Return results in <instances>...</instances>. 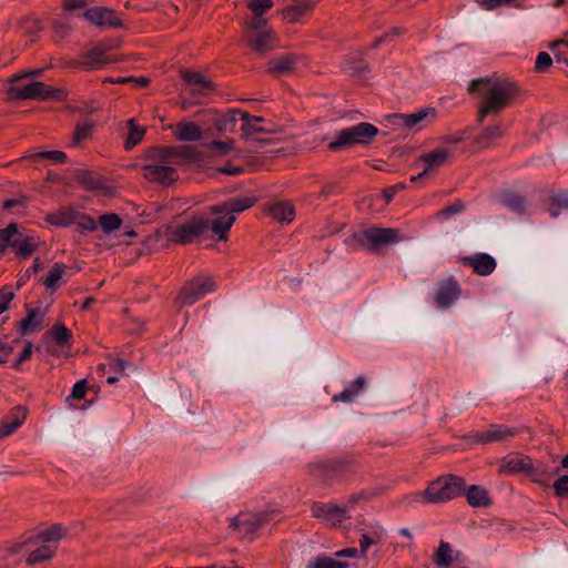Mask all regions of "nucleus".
I'll return each mask as SVG.
<instances>
[{"mask_svg": "<svg viewBox=\"0 0 568 568\" xmlns=\"http://www.w3.org/2000/svg\"><path fill=\"white\" fill-rule=\"evenodd\" d=\"M467 90L480 99L477 115L480 123L487 115L500 114L519 93L515 82L499 77L475 79Z\"/></svg>", "mask_w": 568, "mask_h": 568, "instance_id": "obj_1", "label": "nucleus"}, {"mask_svg": "<svg viewBox=\"0 0 568 568\" xmlns=\"http://www.w3.org/2000/svg\"><path fill=\"white\" fill-rule=\"evenodd\" d=\"M24 75H12L8 80L7 95L11 101L18 100H60L63 98V91L58 88L45 84L41 81H32L22 84Z\"/></svg>", "mask_w": 568, "mask_h": 568, "instance_id": "obj_2", "label": "nucleus"}, {"mask_svg": "<svg viewBox=\"0 0 568 568\" xmlns=\"http://www.w3.org/2000/svg\"><path fill=\"white\" fill-rule=\"evenodd\" d=\"M465 486L463 477L446 474L430 481L418 496L424 504H442L460 496Z\"/></svg>", "mask_w": 568, "mask_h": 568, "instance_id": "obj_3", "label": "nucleus"}, {"mask_svg": "<svg viewBox=\"0 0 568 568\" xmlns=\"http://www.w3.org/2000/svg\"><path fill=\"white\" fill-rule=\"evenodd\" d=\"M210 231V219L204 215H194L178 225L164 227V239L170 243L186 245L194 242Z\"/></svg>", "mask_w": 568, "mask_h": 568, "instance_id": "obj_4", "label": "nucleus"}, {"mask_svg": "<svg viewBox=\"0 0 568 568\" xmlns=\"http://www.w3.org/2000/svg\"><path fill=\"white\" fill-rule=\"evenodd\" d=\"M378 129L367 122H361L356 125L339 131L334 141L328 143L327 148L332 152L352 148L356 144L367 145L377 136Z\"/></svg>", "mask_w": 568, "mask_h": 568, "instance_id": "obj_5", "label": "nucleus"}, {"mask_svg": "<svg viewBox=\"0 0 568 568\" xmlns=\"http://www.w3.org/2000/svg\"><path fill=\"white\" fill-rule=\"evenodd\" d=\"M276 510L242 511L231 519L230 527L242 537L252 539L256 530L273 519Z\"/></svg>", "mask_w": 568, "mask_h": 568, "instance_id": "obj_6", "label": "nucleus"}, {"mask_svg": "<svg viewBox=\"0 0 568 568\" xmlns=\"http://www.w3.org/2000/svg\"><path fill=\"white\" fill-rule=\"evenodd\" d=\"M241 120L243 121L242 136L246 140L262 142L263 140L258 138V134H280L283 132L282 125L266 121L262 116L251 115L245 111L241 113Z\"/></svg>", "mask_w": 568, "mask_h": 568, "instance_id": "obj_7", "label": "nucleus"}, {"mask_svg": "<svg viewBox=\"0 0 568 568\" xmlns=\"http://www.w3.org/2000/svg\"><path fill=\"white\" fill-rule=\"evenodd\" d=\"M404 236L397 229L371 227L359 234V243L371 252H376L381 246L398 243Z\"/></svg>", "mask_w": 568, "mask_h": 568, "instance_id": "obj_8", "label": "nucleus"}, {"mask_svg": "<svg viewBox=\"0 0 568 568\" xmlns=\"http://www.w3.org/2000/svg\"><path fill=\"white\" fill-rule=\"evenodd\" d=\"M190 146H156L148 150L144 165L174 166L190 155Z\"/></svg>", "mask_w": 568, "mask_h": 568, "instance_id": "obj_9", "label": "nucleus"}, {"mask_svg": "<svg viewBox=\"0 0 568 568\" xmlns=\"http://www.w3.org/2000/svg\"><path fill=\"white\" fill-rule=\"evenodd\" d=\"M216 290V284L210 276L200 275L187 282L179 293L178 302L181 306H189L204 295Z\"/></svg>", "mask_w": 568, "mask_h": 568, "instance_id": "obj_10", "label": "nucleus"}, {"mask_svg": "<svg viewBox=\"0 0 568 568\" xmlns=\"http://www.w3.org/2000/svg\"><path fill=\"white\" fill-rule=\"evenodd\" d=\"M449 155L450 151L447 149H435L428 153L420 154L414 162L413 166L417 168L422 165L423 171L419 172L417 175L412 176L410 181L415 182L417 180L428 176L435 170L445 165L448 162Z\"/></svg>", "mask_w": 568, "mask_h": 568, "instance_id": "obj_11", "label": "nucleus"}, {"mask_svg": "<svg viewBox=\"0 0 568 568\" xmlns=\"http://www.w3.org/2000/svg\"><path fill=\"white\" fill-rule=\"evenodd\" d=\"M311 514L314 518L327 521L333 526H339L343 520L351 518L347 507L334 503L314 501L311 505Z\"/></svg>", "mask_w": 568, "mask_h": 568, "instance_id": "obj_12", "label": "nucleus"}, {"mask_svg": "<svg viewBox=\"0 0 568 568\" xmlns=\"http://www.w3.org/2000/svg\"><path fill=\"white\" fill-rule=\"evenodd\" d=\"M302 61L303 57L300 54L284 53L272 58L266 63V71L275 78L291 75L297 70V65Z\"/></svg>", "mask_w": 568, "mask_h": 568, "instance_id": "obj_13", "label": "nucleus"}, {"mask_svg": "<svg viewBox=\"0 0 568 568\" xmlns=\"http://www.w3.org/2000/svg\"><path fill=\"white\" fill-rule=\"evenodd\" d=\"M462 288L454 277L442 280L436 285L435 302L439 308L453 306L460 297Z\"/></svg>", "mask_w": 568, "mask_h": 568, "instance_id": "obj_14", "label": "nucleus"}, {"mask_svg": "<svg viewBox=\"0 0 568 568\" xmlns=\"http://www.w3.org/2000/svg\"><path fill=\"white\" fill-rule=\"evenodd\" d=\"M142 170L144 179L164 186L173 184L179 179L174 166L143 165Z\"/></svg>", "mask_w": 568, "mask_h": 568, "instance_id": "obj_15", "label": "nucleus"}, {"mask_svg": "<svg viewBox=\"0 0 568 568\" xmlns=\"http://www.w3.org/2000/svg\"><path fill=\"white\" fill-rule=\"evenodd\" d=\"M517 432L505 425H490L483 432L473 435V440L478 444H490L496 442H506L513 438Z\"/></svg>", "mask_w": 568, "mask_h": 568, "instance_id": "obj_16", "label": "nucleus"}, {"mask_svg": "<svg viewBox=\"0 0 568 568\" xmlns=\"http://www.w3.org/2000/svg\"><path fill=\"white\" fill-rule=\"evenodd\" d=\"M83 17L92 24L100 28L120 27L121 20L115 16L112 9L105 7H94L83 12Z\"/></svg>", "mask_w": 568, "mask_h": 568, "instance_id": "obj_17", "label": "nucleus"}, {"mask_svg": "<svg viewBox=\"0 0 568 568\" xmlns=\"http://www.w3.org/2000/svg\"><path fill=\"white\" fill-rule=\"evenodd\" d=\"M256 201L257 199L255 196L232 197L221 204L210 206L209 211L211 214L227 213L230 215H234L235 213H241L252 207Z\"/></svg>", "mask_w": 568, "mask_h": 568, "instance_id": "obj_18", "label": "nucleus"}, {"mask_svg": "<svg viewBox=\"0 0 568 568\" xmlns=\"http://www.w3.org/2000/svg\"><path fill=\"white\" fill-rule=\"evenodd\" d=\"M460 262L465 266H469L475 274L479 276H487L496 268L495 258L487 253H476L470 256L460 257Z\"/></svg>", "mask_w": 568, "mask_h": 568, "instance_id": "obj_19", "label": "nucleus"}, {"mask_svg": "<svg viewBox=\"0 0 568 568\" xmlns=\"http://www.w3.org/2000/svg\"><path fill=\"white\" fill-rule=\"evenodd\" d=\"M306 473L325 487L331 486L335 480L331 459H318L308 463Z\"/></svg>", "mask_w": 568, "mask_h": 568, "instance_id": "obj_20", "label": "nucleus"}, {"mask_svg": "<svg viewBox=\"0 0 568 568\" xmlns=\"http://www.w3.org/2000/svg\"><path fill=\"white\" fill-rule=\"evenodd\" d=\"M247 43L255 52L265 54L278 47L280 37L273 29H267L265 32L252 34Z\"/></svg>", "mask_w": 568, "mask_h": 568, "instance_id": "obj_21", "label": "nucleus"}, {"mask_svg": "<svg viewBox=\"0 0 568 568\" xmlns=\"http://www.w3.org/2000/svg\"><path fill=\"white\" fill-rule=\"evenodd\" d=\"M242 110H230L226 113H220L215 110H210L207 113L212 116V122L214 129L219 133L225 132H234L236 128V122L241 119Z\"/></svg>", "mask_w": 568, "mask_h": 568, "instance_id": "obj_22", "label": "nucleus"}, {"mask_svg": "<svg viewBox=\"0 0 568 568\" xmlns=\"http://www.w3.org/2000/svg\"><path fill=\"white\" fill-rule=\"evenodd\" d=\"M28 409L23 406L13 407L0 423V439L13 434L26 420Z\"/></svg>", "mask_w": 568, "mask_h": 568, "instance_id": "obj_23", "label": "nucleus"}, {"mask_svg": "<svg viewBox=\"0 0 568 568\" xmlns=\"http://www.w3.org/2000/svg\"><path fill=\"white\" fill-rule=\"evenodd\" d=\"M436 116L435 108L420 109L412 114H395L394 119L398 125L413 129L418 128L425 121H432Z\"/></svg>", "mask_w": 568, "mask_h": 568, "instance_id": "obj_24", "label": "nucleus"}, {"mask_svg": "<svg viewBox=\"0 0 568 568\" xmlns=\"http://www.w3.org/2000/svg\"><path fill=\"white\" fill-rule=\"evenodd\" d=\"M531 470V459L527 456H506L500 459L499 473L506 475H516Z\"/></svg>", "mask_w": 568, "mask_h": 568, "instance_id": "obj_25", "label": "nucleus"}, {"mask_svg": "<svg viewBox=\"0 0 568 568\" xmlns=\"http://www.w3.org/2000/svg\"><path fill=\"white\" fill-rule=\"evenodd\" d=\"M180 75L192 87L193 93L204 94L214 89L213 82L201 72L183 69L180 71Z\"/></svg>", "mask_w": 568, "mask_h": 568, "instance_id": "obj_26", "label": "nucleus"}, {"mask_svg": "<svg viewBox=\"0 0 568 568\" xmlns=\"http://www.w3.org/2000/svg\"><path fill=\"white\" fill-rule=\"evenodd\" d=\"M314 8L312 1H294L292 4L282 9L281 14L288 23H298Z\"/></svg>", "mask_w": 568, "mask_h": 568, "instance_id": "obj_27", "label": "nucleus"}, {"mask_svg": "<svg viewBox=\"0 0 568 568\" xmlns=\"http://www.w3.org/2000/svg\"><path fill=\"white\" fill-rule=\"evenodd\" d=\"M174 136L182 142H194L202 139L203 131L194 122L181 121L175 125Z\"/></svg>", "mask_w": 568, "mask_h": 568, "instance_id": "obj_28", "label": "nucleus"}, {"mask_svg": "<svg viewBox=\"0 0 568 568\" xmlns=\"http://www.w3.org/2000/svg\"><path fill=\"white\" fill-rule=\"evenodd\" d=\"M68 534L69 530L64 525L54 524L40 530L37 535V539L40 542L53 544L54 546H58V542L65 538Z\"/></svg>", "mask_w": 568, "mask_h": 568, "instance_id": "obj_29", "label": "nucleus"}, {"mask_svg": "<svg viewBox=\"0 0 568 568\" xmlns=\"http://www.w3.org/2000/svg\"><path fill=\"white\" fill-rule=\"evenodd\" d=\"M234 222L235 215L222 213L213 221L210 220V230H212L220 241H226L229 239V231Z\"/></svg>", "mask_w": 568, "mask_h": 568, "instance_id": "obj_30", "label": "nucleus"}, {"mask_svg": "<svg viewBox=\"0 0 568 568\" xmlns=\"http://www.w3.org/2000/svg\"><path fill=\"white\" fill-rule=\"evenodd\" d=\"M109 62L110 61L105 55V52L100 48H95L81 55L80 67L84 70H95Z\"/></svg>", "mask_w": 568, "mask_h": 568, "instance_id": "obj_31", "label": "nucleus"}, {"mask_svg": "<svg viewBox=\"0 0 568 568\" xmlns=\"http://www.w3.org/2000/svg\"><path fill=\"white\" fill-rule=\"evenodd\" d=\"M57 549L58 546H54L53 544L41 542L38 548L28 555L26 562L29 566H34L51 560L54 557Z\"/></svg>", "mask_w": 568, "mask_h": 568, "instance_id": "obj_32", "label": "nucleus"}, {"mask_svg": "<svg viewBox=\"0 0 568 568\" xmlns=\"http://www.w3.org/2000/svg\"><path fill=\"white\" fill-rule=\"evenodd\" d=\"M70 267L63 263H54L49 270L47 276L42 280V284L47 290L54 292L60 285V281L68 274Z\"/></svg>", "mask_w": 568, "mask_h": 568, "instance_id": "obj_33", "label": "nucleus"}, {"mask_svg": "<svg viewBox=\"0 0 568 568\" xmlns=\"http://www.w3.org/2000/svg\"><path fill=\"white\" fill-rule=\"evenodd\" d=\"M268 214L278 223H291L295 216V210L288 202H277L268 207Z\"/></svg>", "mask_w": 568, "mask_h": 568, "instance_id": "obj_34", "label": "nucleus"}, {"mask_svg": "<svg viewBox=\"0 0 568 568\" xmlns=\"http://www.w3.org/2000/svg\"><path fill=\"white\" fill-rule=\"evenodd\" d=\"M504 135V130L500 124H494L485 128L475 139V143L480 149L493 146L494 142Z\"/></svg>", "mask_w": 568, "mask_h": 568, "instance_id": "obj_35", "label": "nucleus"}, {"mask_svg": "<svg viewBox=\"0 0 568 568\" xmlns=\"http://www.w3.org/2000/svg\"><path fill=\"white\" fill-rule=\"evenodd\" d=\"M464 491L471 507H487L491 504L488 491L480 486L471 485Z\"/></svg>", "mask_w": 568, "mask_h": 568, "instance_id": "obj_36", "label": "nucleus"}, {"mask_svg": "<svg viewBox=\"0 0 568 568\" xmlns=\"http://www.w3.org/2000/svg\"><path fill=\"white\" fill-rule=\"evenodd\" d=\"M454 560L455 555L453 547L447 541L442 540L433 554V562L438 568H448Z\"/></svg>", "mask_w": 568, "mask_h": 568, "instance_id": "obj_37", "label": "nucleus"}, {"mask_svg": "<svg viewBox=\"0 0 568 568\" xmlns=\"http://www.w3.org/2000/svg\"><path fill=\"white\" fill-rule=\"evenodd\" d=\"M75 212L77 210L74 209L63 207L57 212L47 214L44 221L51 225L67 227L73 224Z\"/></svg>", "mask_w": 568, "mask_h": 568, "instance_id": "obj_38", "label": "nucleus"}, {"mask_svg": "<svg viewBox=\"0 0 568 568\" xmlns=\"http://www.w3.org/2000/svg\"><path fill=\"white\" fill-rule=\"evenodd\" d=\"M365 387V379L358 376L349 387L332 397L333 402L352 403Z\"/></svg>", "mask_w": 568, "mask_h": 568, "instance_id": "obj_39", "label": "nucleus"}, {"mask_svg": "<svg viewBox=\"0 0 568 568\" xmlns=\"http://www.w3.org/2000/svg\"><path fill=\"white\" fill-rule=\"evenodd\" d=\"M11 247L18 255L28 257L37 250L38 242L32 236L18 233V237L12 241Z\"/></svg>", "mask_w": 568, "mask_h": 568, "instance_id": "obj_40", "label": "nucleus"}, {"mask_svg": "<svg viewBox=\"0 0 568 568\" xmlns=\"http://www.w3.org/2000/svg\"><path fill=\"white\" fill-rule=\"evenodd\" d=\"M334 479L352 476L357 471V464L354 459L338 458L331 459Z\"/></svg>", "mask_w": 568, "mask_h": 568, "instance_id": "obj_41", "label": "nucleus"}, {"mask_svg": "<svg viewBox=\"0 0 568 568\" xmlns=\"http://www.w3.org/2000/svg\"><path fill=\"white\" fill-rule=\"evenodd\" d=\"M384 536V530L382 527L376 526L373 528L371 534L368 532H362L359 538V552L361 556L364 557L367 552V549L369 546L374 544H378Z\"/></svg>", "mask_w": 568, "mask_h": 568, "instance_id": "obj_42", "label": "nucleus"}, {"mask_svg": "<svg viewBox=\"0 0 568 568\" xmlns=\"http://www.w3.org/2000/svg\"><path fill=\"white\" fill-rule=\"evenodd\" d=\"M75 181L88 191L101 190L103 187L101 179L89 171H79L75 175Z\"/></svg>", "mask_w": 568, "mask_h": 568, "instance_id": "obj_43", "label": "nucleus"}, {"mask_svg": "<svg viewBox=\"0 0 568 568\" xmlns=\"http://www.w3.org/2000/svg\"><path fill=\"white\" fill-rule=\"evenodd\" d=\"M377 496L378 494L373 489H363L352 494L344 504V507H347V514H349V509L356 505L368 503Z\"/></svg>", "mask_w": 568, "mask_h": 568, "instance_id": "obj_44", "label": "nucleus"}, {"mask_svg": "<svg viewBox=\"0 0 568 568\" xmlns=\"http://www.w3.org/2000/svg\"><path fill=\"white\" fill-rule=\"evenodd\" d=\"M93 122H83L75 126L74 132L72 134V146L80 145L83 141H87L91 138L94 130Z\"/></svg>", "mask_w": 568, "mask_h": 568, "instance_id": "obj_45", "label": "nucleus"}, {"mask_svg": "<svg viewBox=\"0 0 568 568\" xmlns=\"http://www.w3.org/2000/svg\"><path fill=\"white\" fill-rule=\"evenodd\" d=\"M347 562L338 560L336 557H327L324 555L317 556L313 561L307 565V568H348Z\"/></svg>", "mask_w": 568, "mask_h": 568, "instance_id": "obj_46", "label": "nucleus"}, {"mask_svg": "<svg viewBox=\"0 0 568 568\" xmlns=\"http://www.w3.org/2000/svg\"><path fill=\"white\" fill-rule=\"evenodd\" d=\"M129 134L125 141V148L132 149L138 143H140L145 134L144 128H141L136 124L134 119H130L128 121Z\"/></svg>", "mask_w": 568, "mask_h": 568, "instance_id": "obj_47", "label": "nucleus"}, {"mask_svg": "<svg viewBox=\"0 0 568 568\" xmlns=\"http://www.w3.org/2000/svg\"><path fill=\"white\" fill-rule=\"evenodd\" d=\"M99 225L102 229L103 233L111 234L112 232L121 227L122 220L115 213H108L99 217Z\"/></svg>", "mask_w": 568, "mask_h": 568, "instance_id": "obj_48", "label": "nucleus"}, {"mask_svg": "<svg viewBox=\"0 0 568 568\" xmlns=\"http://www.w3.org/2000/svg\"><path fill=\"white\" fill-rule=\"evenodd\" d=\"M42 326L40 314L37 310L29 311L28 315L20 322L21 334H28Z\"/></svg>", "mask_w": 568, "mask_h": 568, "instance_id": "obj_49", "label": "nucleus"}, {"mask_svg": "<svg viewBox=\"0 0 568 568\" xmlns=\"http://www.w3.org/2000/svg\"><path fill=\"white\" fill-rule=\"evenodd\" d=\"M73 224L80 232H94L98 229V223L92 216L79 211L75 212Z\"/></svg>", "mask_w": 568, "mask_h": 568, "instance_id": "obj_50", "label": "nucleus"}, {"mask_svg": "<svg viewBox=\"0 0 568 568\" xmlns=\"http://www.w3.org/2000/svg\"><path fill=\"white\" fill-rule=\"evenodd\" d=\"M18 225L17 223H10L6 229L0 231V251L4 252L14 239L18 237Z\"/></svg>", "mask_w": 568, "mask_h": 568, "instance_id": "obj_51", "label": "nucleus"}, {"mask_svg": "<svg viewBox=\"0 0 568 568\" xmlns=\"http://www.w3.org/2000/svg\"><path fill=\"white\" fill-rule=\"evenodd\" d=\"M50 332H51L52 338L60 346H64V345L69 344V342L71 339V332L64 324L55 323L52 326Z\"/></svg>", "mask_w": 568, "mask_h": 568, "instance_id": "obj_52", "label": "nucleus"}, {"mask_svg": "<svg viewBox=\"0 0 568 568\" xmlns=\"http://www.w3.org/2000/svg\"><path fill=\"white\" fill-rule=\"evenodd\" d=\"M465 204L462 201H455L454 203L445 206L436 213V217L440 221H446L453 217L454 215L464 211Z\"/></svg>", "mask_w": 568, "mask_h": 568, "instance_id": "obj_53", "label": "nucleus"}, {"mask_svg": "<svg viewBox=\"0 0 568 568\" xmlns=\"http://www.w3.org/2000/svg\"><path fill=\"white\" fill-rule=\"evenodd\" d=\"M550 48L554 51L555 59L558 63L568 64V41H555Z\"/></svg>", "mask_w": 568, "mask_h": 568, "instance_id": "obj_54", "label": "nucleus"}, {"mask_svg": "<svg viewBox=\"0 0 568 568\" xmlns=\"http://www.w3.org/2000/svg\"><path fill=\"white\" fill-rule=\"evenodd\" d=\"M526 474L531 478L534 483L542 486H549L551 475L547 470L535 468L531 465V470H528Z\"/></svg>", "mask_w": 568, "mask_h": 568, "instance_id": "obj_55", "label": "nucleus"}, {"mask_svg": "<svg viewBox=\"0 0 568 568\" xmlns=\"http://www.w3.org/2000/svg\"><path fill=\"white\" fill-rule=\"evenodd\" d=\"M234 141L225 140V141H213L206 144V148L219 155H225L233 150Z\"/></svg>", "mask_w": 568, "mask_h": 568, "instance_id": "obj_56", "label": "nucleus"}, {"mask_svg": "<svg viewBox=\"0 0 568 568\" xmlns=\"http://www.w3.org/2000/svg\"><path fill=\"white\" fill-rule=\"evenodd\" d=\"M31 159L33 161H38L40 159H50L59 163H65L68 158L67 154L62 151H45L31 155Z\"/></svg>", "mask_w": 568, "mask_h": 568, "instance_id": "obj_57", "label": "nucleus"}, {"mask_svg": "<svg viewBox=\"0 0 568 568\" xmlns=\"http://www.w3.org/2000/svg\"><path fill=\"white\" fill-rule=\"evenodd\" d=\"M108 365H109V371L113 374V375H125V369L126 367L129 366V363L124 359H121V358H114V357H110L109 358V362H108Z\"/></svg>", "mask_w": 568, "mask_h": 568, "instance_id": "obj_58", "label": "nucleus"}, {"mask_svg": "<svg viewBox=\"0 0 568 568\" xmlns=\"http://www.w3.org/2000/svg\"><path fill=\"white\" fill-rule=\"evenodd\" d=\"M247 7L257 16H263L264 12L273 7L272 0H250Z\"/></svg>", "mask_w": 568, "mask_h": 568, "instance_id": "obj_59", "label": "nucleus"}, {"mask_svg": "<svg viewBox=\"0 0 568 568\" xmlns=\"http://www.w3.org/2000/svg\"><path fill=\"white\" fill-rule=\"evenodd\" d=\"M248 28L252 31V34L265 32L267 29H270L267 27V20L263 18V16L257 14H255V17L248 22Z\"/></svg>", "mask_w": 568, "mask_h": 568, "instance_id": "obj_60", "label": "nucleus"}, {"mask_svg": "<svg viewBox=\"0 0 568 568\" xmlns=\"http://www.w3.org/2000/svg\"><path fill=\"white\" fill-rule=\"evenodd\" d=\"M14 298V292L10 286L0 290V315L8 310L9 303Z\"/></svg>", "mask_w": 568, "mask_h": 568, "instance_id": "obj_61", "label": "nucleus"}, {"mask_svg": "<svg viewBox=\"0 0 568 568\" xmlns=\"http://www.w3.org/2000/svg\"><path fill=\"white\" fill-rule=\"evenodd\" d=\"M505 203L508 207L517 213H524L526 210V202L519 195H510L505 200Z\"/></svg>", "mask_w": 568, "mask_h": 568, "instance_id": "obj_62", "label": "nucleus"}, {"mask_svg": "<svg viewBox=\"0 0 568 568\" xmlns=\"http://www.w3.org/2000/svg\"><path fill=\"white\" fill-rule=\"evenodd\" d=\"M551 63V57L547 52H540L537 55L535 69L537 72H545L550 68Z\"/></svg>", "mask_w": 568, "mask_h": 568, "instance_id": "obj_63", "label": "nucleus"}, {"mask_svg": "<svg viewBox=\"0 0 568 568\" xmlns=\"http://www.w3.org/2000/svg\"><path fill=\"white\" fill-rule=\"evenodd\" d=\"M555 495L557 497L568 496V476L562 475L554 483Z\"/></svg>", "mask_w": 568, "mask_h": 568, "instance_id": "obj_64", "label": "nucleus"}]
</instances>
